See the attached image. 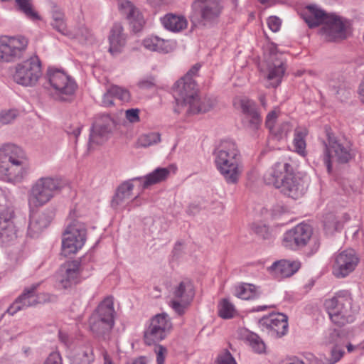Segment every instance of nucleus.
Segmentation results:
<instances>
[{
    "label": "nucleus",
    "mask_w": 364,
    "mask_h": 364,
    "mask_svg": "<svg viewBox=\"0 0 364 364\" xmlns=\"http://www.w3.org/2000/svg\"><path fill=\"white\" fill-rule=\"evenodd\" d=\"M176 101L174 112L177 114L186 112L196 114L207 112L214 105V101L206 96L198 95L196 83L190 76H183L175 82L172 88Z\"/></svg>",
    "instance_id": "nucleus-1"
},
{
    "label": "nucleus",
    "mask_w": 364,
    "mask_h": 364,
    "mask_svg": "<svg viewBox=\"0 0 364 364\" xmlns=\"http://www.w3.org/2000/svg\"><path fill=\"white\" fill-rule=\"evenodd\" d=\"M28 173V166L23 151L13 144H6L0 148V176L7 182L24 180Z\"/></svg>",
    "instance_id": "nucleus-2"
},
{
    "label": "nucleus",
    "mask_w": 364,
    "mask_h": 364,
    "mask_svg": "<svg viewBox=\"0 0 364 364\" xmlns=\"http://www.w3.org/2000/svg\"><path fill=\"white\" fill-rule=\"evenodd\" d=\"M213 155L216 168L224 178L230 182H237L242 172V165L236 143L230 140L222 141Z\"/></svg>",
    "instance_id": "nucleus-3"
},
{
    "label": "nucleus",
    "mask_w": 364,
    "mask_h": 364,
    "mask_svg": "<svg viewBox=\"0 0 364 364\" xmlns=\"http://www.w3.org/2000/svg\"><path fill=\"white\" fill-rule=\"evenodd\" d=\"M324 306L331 321L338 326L352 323L355 320L352 297L348 291H338L332 298L325 301Z\"/></svg>",
    "instance_id": "nucleus-4"
},
{
    "label": "nucleus",
    "mask_w": 364,
    "mask_h": 364,
    "mask_svg": "<svg viewBox=\"0 0 364 364\" xmlns=\"http://www.w3.org/2000/svg\"><path fill=\"white\" fill-rule=\"evenodd\" d=\"M191 21L205 27L218 23L224 10L223 0H194L191 4Z\"/></svg>",
    "instance_id": "nucleus-5"
},
{
    "label": "nucleus",
    "mask_w": 364,
    "mask_h": 364,
    "mask_svg": "<svg viewBox=\"0 0 364 364\" xmlns=\"http://www.w3.org/2000/svg\"><path fill=\"white\" fill-rule=\"evenodd\" d=\"M328 143L325 144L324 163L328 172L331 171V161H336L341 164H346L350 161L354 153L350 142H342L331 132L330 128H326Z\"/></svg>",
    "instance_id": "nucleus-6"
},
{
    "label": "nucleus",
    "mask_w": 364,
    "mask_h": 364,
    "mask_svg": "<svg viewBox=\"0 0 364 364\" xmlns=\"http://www.w3.org/2000/svg\"><path fill=\"white\" fill-rule=\"evenodd\" d=\"M42 75L41 63L36 55L23 60L15 66L14 80L23 86H33Z\"/></svg>",
    "instance_id": "nucleus-7"
},
{
    "label": "nucleus",
    "mask_w": 364,
    "mask_h": 364,
    "mask_svg": "<svg viewBox=\"0 0 364 364\" xmlns=\"http://www.w3.org/2000/svg\"><path fill=\"white\" fill-rule=\"evenodd\" d=\"M172 328V322L166 313L154 316L144 330V343L151 346L161 341L170 333Z\"/></svg>",
    "instance_id": "nucleus-8"
},
{
    "label": "nucleus",
    "mask_w": 364,
    "mask_h": 364,
    "mask_svg": "<svg viewBox=\"0 0 364 364\" xmlns=\"http://www.w3.org/2000/svg\"><path fill=\"white\" fill-rule=\"evenodd\" d=\"M47 77L54 95L62 101L73 96L77 87L75 81L62 70L49 68Z\"/></svg>",
    "instance_id": "nucleus-9"
},
{
    "label": "nucleus",
    "mask_w": 364,
    "mask_h": 364,
    "mask_svg": "<svg viewBox=\"0 0 364 364\" xmlns=\"http://www.w3.org/2000/svg\"><path fill=\"white\" fill-rule=\"evenodd\" d=\"M26 38L18 36H4L0 38V61L14 62L20 59L28 46Z\"/></svg>",
    "instance_id": "nucleus-10"
},
{
    "label": "nucleus",
    "mask_w": 364,
    "mask_h": 364,
    "mask_svg": "<svg viewBox=\"0 0 364 364\" xmlns=\"http://www.w3.org/2000/svg\"><path fill=\"white\" fill-rule=\"evenodd\" d=\"M312 234L313 229L310 225L300 223L284 234L282 245L291 250H299L308 244Z\"/></svg>",
    "instance_id": "nucleus-11"
},
{
    "label": "nucleus",
    "mask_w": 364,
    "mask_h": 364,
    "mask_svg": "<svg viewBox=\"0 0 364 364\" xmlns=\"http://www.w3.org/2000/svg\"><path fill=\"white\" fill-rule=\"evenodd\" d=\"M86 241V229L80 223H74L65 230L62 240V250L65 256L75 253Z\"/></svg>",
    "instance_id": "nucleus-12"
},
{
    "label": "nucleus",
    "mask_w": 364,
    "mask_h": 364,
    "mask_svg": "<svg viewBox=\"0 0 364 364\" xmlns=\"http://www.w3.org/2000/svg\"><path fill=\"white\" fill-rule=\"evenodd\" d=\"M359 263V257L353 249L343 250L334 256L333 274L337 278H344L353 272Z\"/></svg>",
    "instance_id": "nucleus-13"
},
{
    "label": "nucleus",
    "mask_w": 364,
    "mask_h": 364,
    "mask_svg": "<svg viewBox=\"0 0 364 364\" xmlns=\"http://www.w3.org/2000/svg\"><path fill=\"white\" fill-rule=\"evenodd\" d=\"M320 33L328 41H338L348 37V22L341 16L331 14Z\"/></svg>",
    "instance_id": "nucleus-14"
},
{
    "label": "nucleus",
    "mask_w": 364,
    "mask_h": 364,
    "mask_svg": "<svg viewBox=\"0 0 364 364\" xmlns=\"http://www.w3.org/2000/svg\"><path fill=\"white\" fill-rule=\"evenodd\" d=\"M235 104L238 105L243 114L242 119L243 126L251 131H257L260 127L262 117L255 102L247 97H242L240 98Z\"/></svg>",
    "instance_id": "nucleus-15"
},
{
    "label": "nucleus",
    "mask_w": 364,
    "mask_h": 364,
    "mask_svg": "<svg viewBox=\"0 0 364 364\" xmlns=\"http://www.w3.org/2000/svg\"><path fill=\"white\" fill-rule=\"evenodd\" d=\"M60 183H35L28 196L30 207H38L48 202L62 188Z\"/></svg>",
    "instance_id": "nucleus-16"
},
{
    "label": "nucleus",
    "mask_w": 364,
    "mask_h": 364,
    "mask_svg": "<svg viewBox=\"0 0 364 364\" xmlns=\"http://www.w3.org/2000/svg\"><path fill=\"white\" fill-rule=\"evenodd\" d=\"M288 318L283 314H271L263 316L259 321L262 331L274 338H280L287 334L288 331Z\"/></svg>",
    "instance_id": "nucleus-17"
},
{
    "label": "nucleus",
    "mask_w": 364,
    "mask_h": 364,
    "mask_svg": "<svg viewBox=\"0 0 364 364\" xmlns=\"http://www.w3.org/2000/svg\"><path fill=\"white\" fill-rule=\"evenodd\" d=\"M114 120L109 114H102L96 117L90 130L89 147L93 144H102L107 140L114 127Z\"/></svg>",
    "instance_id": "nucleus-18"
},
{
    "label": "nucleus",
    "mask_w": 364,
    "mask_h": 364,
    "mask_svg": "<svg viewBox=\"0 0 364 364\" xmlns=\"http://www.w3.org/2000/svg\"><path fill=\"white\" fill-rule=\"evenodd\" d=\"M14 218V210L11 207L0 212V243L8 244L17 237Z\"/></svg>",
    "instance_id": "nucleus-19"
},
{
    "label": "nucleus",
    "mask_w": 364,
    "mask_h": 364,
    "mask_svg": "<svg viewBox=\"0 0 364 364\" xmlns=\"http://www.w3.org/2000/svg\"><path fill=\"white\" fill-rule=\"evenodd\" d=\"M41 283H35L30 287H26L22 294L18 296L16 300L7 309L6 312L13 316L19 311L24 310L30 306L36 305V291L39 287Z\"/></svg>",
    "instance_id": "nucleus-20"
},
{
    "label": "nucleus",
    "mask_w": 364,
    "mask_h": 364,
    "mask_svg": "<svg viewBox=\"0 0 364 364\" xmlns=\"http://www.w3.org/2000/svg\"><path fill=\"white\" fill-rule=\"evenodd\" d=\"M53 217L54 213L50 210L40 213L32 212L28 227V236L37 237L49 225Z\"/></svg>",
    "instance_id": "nucleus-21"
},
{
    "label": "nucleus",
    "mask_w": 364,
    "mask_h": 364,
    "mask_svg": "<svg viewBox=\"0 0 364 364\" xmlns=\"http://www.w3.org/2000/svg\"><path fill=\"white\" fill-rule=\"evenodd\" d=\"M350 217L348 213H337L328 212L323 214L322 218L323 230L327 236H331L336 232H340Z\"/></svg>",
    "instance_id": "nucleus-22"
},
{
    "label": "nucleus",
    "mask_w": 364,
    "mask_h": 364,
    "mask_svg": "<svg viewBox=\"0 0 364 364\" xmlns=\"http://www.w3.org/2000/svg\"><path fill=\"white\" fill-rule=\"evenodd\" d=\"M81 262L79 260L69 262L65 265V272L58 279V287L70 288L81 282Z\"/></svg>",
    "instance_id": "nucleus-23"
},
{
    "label": "nucleus",
    "mask_w": 364,
    "mask_h": 364,
    "mask_svg": "<svg viewBox=\"0 0 364 364\" xmlns=\"http://www.w3.org/2000/svg\"><path fill=\"white\" fill-rule=\"evenodd\" d=\"M118 6L132 26L133 30L135 32L140 31L145 23V21L139 10L129 1H121Z\"/></svg>",
    "instance_id": "nucleus-24"
},
{
    "label": "nucleus",
    "mask_w": 364,
    "mask_h": 364,
    "mask_svg": "<svg viewBox=\"0 0 364 364\" xmlns=\"http://www.w3.org/2000/svg\"><path fill=\"white\" fill-rule=\"evenodd\" d=\"M299 268L300 262L298 261L282 259L274 262L268 270L274 277L280 279L291 277Z\"/></svg>",
    "instance_id": "nucleus-25"
},
{
    "label": "nucleus",
    "mask_w": 364,
    "mask_h": 364,
    "mask_svg": "<svg viewBox=\"0 0 364 364\" xmlns=\"http://www.w3.org/2000/svg\"><path fill=\"white\" fill-rule=\"evenodd\" d=\"M89 325L91 331L95 336L102 340H108L111 331L114 327V321L91 314L89 318Z\"/></svg>",
    "instance_id": "nucleus-26"
},
{
    "label": "nucleus",
    "mask_w": 364,
    "mask_h": 364,
    "mask_svg": "<svg viewBox=\"0 0 364 364\" xmlns=\"http://www.w3.org/2000/svg\"><path fill=\"white\" fill-rule=\"evenodd\" d=\"M109 51L112 55L121 53L126 43V35L120 23H114L109 36Z\"/></svg>",
    "instance_id": "nucleus-27"
},
{
    "label": "nucleus",
    "mask_w": 364,
    "mask_h": 364,
    "mask_svg": "<svg viewBox=\"0 0 364 364\" xmlns=\"http://www.w3.org/2000/svg\"><path fill=\"white\" fill-rule=\"evenodd\" d=\"M94 360L93 348L89 342L76 346L70 356L71 364H91Z\"/></svg>",
    "instance_id": "nucleus-28"
},
{
    "label": "nucleus",
    "mask_w": 364,
    "mask_h": 364,
    "mask_svg": "<svg viewBox=\"0 0 364 364\" xmlns=\"http://www.w3.org/2000/svg\"><path fill=\"white\" fill-rule=\"evenodd\" d=\"M331 14H327L325 11L318 8L316 6H308L303 14V18L309 28H315L319 25L324 26L327 18Z\"/></svg>",
    "instance_id": "nucleus-29"
},
{
    "label": "nucleus",
    "mask_w": 364,
    "mask_h": 364,
    "mask_svg": "<svg viewBox=\"0 0 364 364\" xmlns=\"http://www.w3.org/2000/svg\"><path fill=\"white\" fill-rule=\"evenodd\" d=\"M176 170L177 167L176 165L171 164L165 168H157L145 176L136 177L131 181H134L138 180L141 182H161L168 179L171 176L174 175Z\"/></svg>",
    "instance_id": "nucleus-30"
},
{
    "label": "nucleus",
    "mask_w": 364,
    "mask_h": 364,
    "mask_svg": "<svg viewBox=\"0 0 364 364\" xmlns=\"http://www.w3.org/2000/svg\"><path fill=\"white\" fill-rule=\"evenodd\" d=\"M51 5V26L58 33L68 36L70 33L67 28L65 16L63 9L53 2Z\"/></svg>",
    "instance_id": "nucleus-31"
},
{
    "label": "nucleus",
    "mask_w": 364,
    "mask_h": 364,
    "mask_svg": "<svg viewBox=\"0 0 364 364\" xmlns=\"http://www.w3.org/2000/svg\"><path fill=\"white\" fill-rule=\"evenodd\" d=\"M145 48L159 53H168L171 46L168 41L161 38L156 36H151L143 40Z\"/></svg>",
    "instance_id": "nucleus-32"
},
{
    "label": "nucleus",
    "mask_w": 364,
    "mask_h": 364,
    "mask_svg": "<svg viewBox=\"0 0 364 364\" xmlns=\"http://www.w3.org/2000/svg\"><path fill=\"white\" fill-rule=\"evenodd\" d=\"M282 193L293 199H298L305 193L307 188L304 183H274Z\"/></svg>",
    "instance_id": "nucleus-33"
},
{
    "label": "nucleus",
    "mask_w": 364,
    "mask_h": 364,
    "mask_svg": "<svg viewBox=\"0 0 364 364\" xmlns=\"http://www.w3.org/2000/svg\"><path fill=\"white\" fill-rule=\"evenodd\" d=\"M164 26L173 32H179L187 27V20L184 16L172 14H166L161 18Z\"/></svg>",
    "instance_id": "nucleus-34"
},
{
    "label": "nucleus",
    "mask_w": 364,
    "mask_h": 364,
    "mask_svg": "<svg viewBox=\"0 0 364 364\" xmlns=\"http://www.w3.org/2000/svg\"><path fill=\"white\" fill-rule=\"evenodd\" d=\"M94 316L114 321L115 311L114 309L113 299L112 297H107L101 301L96 309L92 314Z\"/></svg>",
    "instance_id": "nucleus-35"
},
{
    "label": "nucleus",
    "mask_w": 364,
    "mask_h": 364,
    "mask_svg": "<svg viewBox=\"0 0 364 364\" xmlns=\"http://www.w3.org/2000/svg\"><path fill=\"white\" fill-rule=\"evenodd\" d=\"M173 295L175 299L191 302L195 295L193 285L189 281H183L175 287Z\"/></svg>",
    "instance_id": "nucleus-36"
},
{
    "label": "nucleus",
    "mask_w": 364,
    "mask_h": 364,
    "mask_svg": "<svg viewBox=\"0 0 364 364\" xmlns=\"http://www.w3.org/2000/svg\"><path fill=\"white\" fill-rule=\"evenodd\" d=\"M308 130L306 127H297L294 130L293 145L294 151L302 156L306 154V137L308 135Z\"/></svg>",
    "instance_id": "nucleus-37"
},
{
    "label": "nucleus",
    "mask_w": 364,
    "mask_h": 364,
    "mask_svg": "<svg viewBox=\"0 0 364 364\" xmlns=\"http://www.w3.org/2000/svg\"><path fill=\"white\" fill-rule=\"evenodd\" d=\"M132 189V183H121L118 186L116 193L113 197L112 206L116 208L124 200L129 198L131 197Z\"/></svg>",
    "instance_id": "nucleus-38"
},
{
    "label": "nucleus",
    "mask_w": 364,
    "mask_h": 364,
    "mask_svg": "<svg viewBox=\"0 0 364 364\" xmlns=\"http://www.w3.org/2000/svg\"><path fill=\"white\" fill-rule=\"evenodd\" d=\"M235 296L240 299L249 300L258 298L259 293L255 285L244 284L235 288Z\"/></svg>",
    "instance_id": "nucleus-39"
},
{
    "label": "nucleus",
    "mask_w": 364,
    "mask_h": 364,
    "mask_svg": "<svg viewBox=\"0 0 364 364\" xmlns=\"http://www.w3.org/2000/svg\"><path fill=\"white\" fill-rule=\"evenodd\" d=\"M284 71L285 67L282 61L274 62L272 63V66L269 67L267 79L272 81V87H277L279 85L281 82Z\"/></svg>",
    "instance_id": "nucleus-40"
},
{
    "label": "nucleus",
    "mask_w": 364,
    "mask_h": 364,
    "mask_svg": "<svg viewBox=\"0 0 364 364\" xmlns=\"http://www.w3.org/2000/svg\"><path fill=\"white\" fill-rule=\"evenodd\" d=\"M17 9L22 12L28 18L35 21L40 19L38 13L34 10L32 0H14Z\"/></svg>",
    "instance_id": "nucleus-41"
},
{
    "label": "nucleus",
    "mask_w": 364,
    "mask_h": 364,
    "mask_svg": "<svg viewBox=\"0 0 364 364\" xmlns=\"http://www.w3.org/2000/svg\"><path fill=\"white\" fill-rule=\"evenodd\" d=\"M279 168L280 165H277L273 172V176L275 178L276 182H297L298 179L289 164H285L283 166L284 173L282 172L279 174L277 173V168L279 169Z\"/></svg>",
    "instance_id": "nucleus-42"
},
{
    "label": "nucleus",
    "mask_w": 364,
    "mask_h": 364,
    "mask_svg": "<svg viewBox=\"0 0 364 364\" xmlns=\"http://www.w3.org/2000/svg\"><path fill=\"white\" fill-rule=\"evenodd\" d=\"M244 336L245 341L249 343L255 353L260 354L265 352L266 346L257 334L245 331Z\"/></svg>",
    "instance_id": "nucleus-43"
},
{
    "label": "nucleus",
    "mask_w": 364,
    "mask_h": 364,
    "mask_svg": "<svg viewBox=\"0 0 364 364\" xmlns=\"http://www.w3.org/2000/svg\"><path fill=\"white\" fill-rule=\"evenodd\" d=\"M161 141V134L159 132H149L141 135L137 140V146L146 148Z\"/></svg>",
    "instance_id": "nucleus-44"
},
{
    "label": "nucleus",
    "mask_w": 364,
    "mask_h": 364,
    "mask_svg": "<svg viewBox=\"0 0 364 364\" xmlns=\"http://www.w3.org/2000/svg\"><path fill=\"white\" fill-rule=\"evenodd\" d=\"M235 312V307L228 299H223L218 305V315L224 318L229 319L234 316Z\"/></svg>",
    "instance_id": "nucleus-45"
},
{
    "label": "nucleus",
    "mask_w": 364,
    "mask_h": 364,
    "mask_svg": "<svg viewBox=\"0 0 364 364\" xmlns=\"http://www.w3.org/2000/svg\"><path fill=\"white\" fill-rule=\"evenodd\" d=\"M323 342L326 345H333V346L344 344L340 331L336 329H329L325 336Z\"/></svg>",
    "instance_id": "nucleus-46"
},
{
    "label": "nucleus",
    "mask_w": 364,
    "mask_h": 364,
    "mask_svg": "<svg viewBox=\"0 0 364 364\" xmlns=\"http://www.w3.org/2000/svg\"><path fill=\"white\" fill-rule=\"evenodd\" d=\"M191 302H186V301H181L178 299L173 297L168 303L169 306L178 315L184 314L186 309Z\"/></svg>",
    "instance_id": "nucleus-47"
},
{
    "label": "nucleus",
    "mask_w": 364,
    "mask_h": 364,
    "mask_svg": "<svg viewBox=\"0 0 364 364\" xmlns=\"http://www.w3.org/2000/svg\"><path fill=\"white\" fill-rule=\"evenodd\" d=\"M279 113V109H274L269 112L266 117L265 126L270 132L274 134H277V131L274 130V127Z\"/></svg>",
    "instance_id": "nucleus-48"
},
{
    "label": "nucleus",
    "mask_w": 364,
    "mask_h": 364,
    "mask_svg": "<svg viewBox=\"0 0 364 364\" xmlns=\"http://www.w3.org/2000/svg\"><path fill=\"white\" fill-rule=\"evenodd\" d=\"M111 92L114 95L115 98L122 102H128L131 99L130 93L127 90L117 85L111 86Z\"/></svg>",
    "instance_id": "nucleus-49"
},
{
    "label": "nucleus",
    "mask_w": 364,
    "mask_h": 364,
    "mask_svg": "<svg viewBox=\"0 0 364 364\" xmlns=\"http://www.w3.org/2000/svg\"><path fill=\"white\" fill-rule=\"evenodd\" d=\"M343 346L344 344L333 346L331 350V358L326 364H335L341 360L345 353Z\"/></svg>",
    "instance_id": "nucleus-50"
},
{
    "label": "nucleus",
    "mask_w": 364,
    "mask_h": 364,
    "mask_svg": "<svg viewBox=\"0 0 364 364\" xmlns=\"http://www.w3.org/2000/svg\"><path fill=\"white\" fill-rule=\"evenodd\" d=\"M252 230L255 234L263 240H268L271 237L269 228L265 225L255 224L252 226Z\"/></svg>",
    "instance_id": "nucleus-51"
},
{
    "label": "nucleus",
    "mask_w": 364,
    "mask_h": 364,
    "mask_svg": "<svg viewBox=\"0 0 364 364\" xmlns=\"http://www.w3.org/2000/svg\"><path fill=\"white\" fill-rule=\"evenodd\" d=\"M17 116L16 110H6L0 113V122L6 124L13 122Z\"/></svg>",
    "instance_id": "nucleus-52"
},
{
    "label": "nucleus",
    "mask_w": 364,
    "mask_h": 364,
    "mask_svg": "<svg viewBox=\"0 0 364 364\" xmlns=\"http://www.w3.org/2000/svg\"><path fill=\"white\" fill-rule=\"evenodd\" d=\"M156 80L154 76H147L138 82V87L141 89H151L156 86Z\"/></svg>",
    "instance_id": "nucleus-53"
},
{
    "label": "nucleus",
    "mask_w": 364,
    "mask_h": 364,
    "mask_svg": "<svg viewBox=\"0 0 364 364\" xmlns=\"http://www.w3.org/2000/svg\"><path fill=\"white\" fill-rule=\"evenodd\" d=\"M140 110L137 108L128 109L125 111V117L130 123H136L140 121Z\"/></svg>",
    "instance_id": "nucleus-54"
},
{
    "label": "nucleus",
    "mask_w": 364,
    "mask_h": 364,
    "mask_svg": "<svg viewBox=\"0 0 364 364\" xmlns=\"http://www.w3.org/2000/svg\"><path fill=\"white\" fill-rule=\"evenodd\" d=\"M218 364H237L235 358L232 357L231 353L225 350L223 353L218 357Z\"/></svg>",
    "instance_id": "nucleus-55"
},
{
    "label": "nucleus",
    "mask_w": 364,
    "mask_h": 364,
    "mask_svg": "<svg viewBox=\"0 0 364 364\" xmlns=\"http://www.w3.org/2000/svg\"><path fill=\"white\" fill-rule=\"evenodd\" d=\"M37 299L36 304L46 302H55L58 299L56 295L50 294L48 293H41L38 294H36Z\"/></svg>",
    "instance_id": "nucleus-56"
},
{
    "label": "nucleus",
    "mask_w": 364,
    "mask_h": 364,
    "mask_svg": "<svg viewBox=\"0 0 364 364\" xmlns=\"http://www.w3.org/2000/svg\"><path fill=\"white\" fill-rule=\"evenodd\" d=\"M82 126L80 123L70 124L66 127V132L68 135L73 136L75 139L80 134Z\"/></svg>",
    "instance_id": "nucleus-57"
},
{
    "label": "nucleus",
    "mask_w": 364,
    "mask_h": 364,
    "mask_svg": "<svg viewBox=\"0 0 364 364\" xmlns=\"http://www.w3.org/2000/svg\"><path fill=\"white\" fill-rule=\"evenodd\" d=\"M155 353L156 354L157 364H164L167 354L166 348L161 345H158L155 348Z\"/></svg>",
    "instance_id": "nucleus-58"
},
{
    "label": "nucleus",
    "mask_w": 364,
    "mask_h": 364,
    "mask_svg": "<svg viewBox=\"0 0 364 364\" xmlns=\"http://www.w3.org/2000/svg\"><path fill=\"white\" fill-rule=\"evenodd\" d=\"M43 364H63V360L58 352H52L44 361Z\"/></svg>",
    "instance_id": "nucleus-59"
},
{
    "label": "nucleus",
    "mask_w": 364,
    "mask_h": 364,
    "mask_svg": "<svg viewBox=\"0 0 364 364\" xmlns=\"http://www.w3.org/2000/svg\"><path fill=\"white\" fill-rule=\"evenodd\" d=\"M281 23V20L277 16H270L267 19L268 27L273 32H277L279 30Z\"/></svg>",
    "instance_id": "nucleus-60"
},
{
    "label": "nucleus",
    "mask_w": 364,
    "mask_h": 364,
    "mask_svg": "<svg viewBox=\"0 0 364 364\" xmlns=\"http://www.w3.org/2000/svg\"><path fill=\"white\" fill-rule=\"evenodd\" d=\"M114 95L111 92V87L103 95L102 104L105 107H111L114 105Z\"/></svg>",
    "instance_id": "nucleus-61"
},
{
    "label": "nucleus",
    "mask_w": 364,
    "mask_h": 364,
    "mask_svg": "<svg viewBox=\"0 0 364 364\" xmlns=\"http://www.w3.org/2000/svg\"><path fill=\"white\" fill-rule=\"evenodd\" d=\"M285 213V209L279 205H277L273 207L272 210V218L274 219L278 218L279 216H281L283 213Z\"/></svg>",
    "instance_id": "nucleus-62"
},
{
    "label": "nucleus",
    "mask_w": 364,
    "mask_h": 364,
    "mask_svg": "<svg viewBox=\"0 0 364 364\" xmlns=\"http://www.w3.org/2000/svg\"><path fill=\"white\" fill-rule=\"evenodd\" d=\"M200 210V207L198 204L192 203L191 204L186 212L188 215H194L199 213Z\"/></svg>",
    "instance_id": "nucleus-63"
},
{
    "label": "nucleus",
    "mask_w": 364,
    "mask_h": 364,
    "mask_svg": "<svg viewBox=\"0 0 364 364\" xmlns=\"http://www.w3.org/2000/svg\"><path fill=\"white\" fill-rule=\"evenodd\" d=\"M61 181V178L58 176H47V177H41L39 178L38 182H58Z\"/></svg>",
    "instance_id": "nucleus-64"
}]
</instances>
